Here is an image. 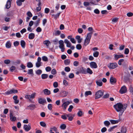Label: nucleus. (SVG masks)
<instances>
[{"label": "nucleus", "mask_w": 133, "mask_h": 133, "mask_svg": "<svg viewBox=\"0 0 133 133\" xmlns=\"http://www.w3.org/2000/svg\"><path fill=\"white\" fill-rule=\"evenodd\" d=\"M57 73L56 70L55 69H53L51 71V73L53 75H55Z\"/></svg>", "instance_id": "4d7b16f0"}, {"label": "nucleus", "mask_w": 133, "mask_h": 133, "mask_svg": "<svg viewBox=\"0 0 133 133\" xmlns=\"http://www.w3.org/2000/svg\"><path fill=\"white\" fill-rule=\"evenodd\" d=\"M64 42L66 44V46L67 47H71V43L67 39H65L64 41Z\"/></svg>", "instance_id": "2eb2a0df"}, {"label": "nucleus", "mask_w": 133, "mask_h": 133, "mask_svg": "<svg viewBox=\"0 0 133 133\" xmlns=\"http://www.w3.org/2000/svg\"><path fill=\"white\" fill-rule=\"evenodd\" d=\"M43 43L44 44H45L46 46H48L49 44L50 43V42L48 40H46L43 42Z\"/></svg>", "instance_id": "c9c22d12"}, {"label": "nucleus", "mask_w": 133, "mask_h": 133, "mask_svg": "<svg viewBox=\"0 0 133 133\" xmlns=\"http://www.w3.org/2000/svg\"><path fill=\"white\" fill-rule=\"evenodd\" d=\"M81 37L77 35L76 36V39L77 40L78 42L81 43L82 40V39L80 38Z\"/></svg>", "instance_id": "5701e85b"}, {"label": "nucleus", "mask_w": 133, "mask_h": 133, "mask_svg": "<svg viewBox=\"0 0 133 133\" xmlns=\"http://www.w3.org/2000/svg\"><path fill=\"white\" fill-rule=\"evenodd\" d=\"M65 70L67 72H69L70 70V69L69 66H67L65 68Z\"/></svg>", "instance_id": "8fccbe9b"}, {"label": "nucleus", "mask_w": 133, "mask_h": 133, "mask_svg": "<svg viewBox=\"0 0 133 133\" xmlns=\"http://www.w3.org/2000/svg\"><path fill=\"white\" fill-rule=\"evenodd\" d=\"M61 31L59 30L56 31L54 33V35L55 36L59 35L61 34Z\"/></svg>", "instance_id": "2f4dec72"}, {"label": "nucleus", "mask_w": 133, "mask_h": 133, "mask_svg": "<svg viewBox=\"0 0 133 133\" xmlns=\"http://www.w3.org/2000/svg\"><path fill=\"white\" fill-rule=\"evenodd\" d=\"M70 102L69 101L64 102L62 105V107L63 108V110H65L67 108V106L70 104Z\"/></svg>", "instance_id": "0eeeda50"}, {"label": "nucleus", "mask_w": 133, "mask_h": 133, "mask_svg": "<svg viewBox=\"0 0 133 133\" xmlns=\"http://www.w3.org/2000/svg\"><path fill=\"white\" fill-rule=\"evenodd\" d=\"M42 59L44 61H48V58L47 57L44 56L42 57Z\"/></svg>", "instance_id": "c03bdc74"}, {"label": "nucleus", "mask_w": 133, "mask_h": 133, "mask_svg": "<svg viewBox=\"0 0 133 133\" xmlns=\"http://www.w3.org/2000/svg\"><path fill=\"white\" fill-rule=\"evenodd\" d=\"M48 108L49 110H51L52 109V104H49L48 106Z\"/></svg>", "instance_id": "37998d69"}, {"label": "nucleus", "mask_w": 133, "mask_h": 133, "mask_svg": "<svg viewBox=\"0 0 133 133\" xmlns=\"http://www.w3.org/2000/svg\"><path fill=\"white\" fill-rule=\"evenodd\" d=\"M64 63L65 65H68L70 63V60L69 59H66L64 61Z\"/></svg>", "instance_id": "c85d7f7f"}, {"label": "nucleus", "mask_w": 133, "mask_h": 133, "mask_svg": "<svg viewBox=\"0 0 133 133\" xmlns=\"http://www.w3.org/2000/svg\"><path fill=\"white\" fill-rule=\"evenodd\" d=\"M41 5L38 6V7H36V11L37 12H38L40 11L41 9Z\"/></svg>", "instance_id": "09e8293b"}, {"label": "nucleus", "mask_w": 133, "mask_h": 133, "mask_svg": "<svg viewBox=\"0 0 133 133\" xmlns=\"http://www.w3.org/2000/svg\"><path fill=\"white\" fill-rule=\"evenodd\" d=\"M41 62H37L36 63V66L37 68L39 67L41 65Z\"/></svg>", "instance_id": "de8ad7c7"}, {"label": "nucleus", "mask_w": 133, "mask_h": 133, "mask_svg": "<svg viewBox=\"0 0 133 133\" xmlns=\"http://www.w3.org/2000/svg\"><path fill=\"white\" fill-rule=\"evenodd\" d=\"M45 70L47 72H49L51 70V68L49 66H47L45 68Z\"/></svg>", "instance_id": "052dcab7"}, {"label": "nucleus", "mask_w": 133, "mask_h": 133, "mask_svg": "<svg viewBox=\"0 0 133 133\" xmlns=\"http://www.w3.org/2000/svg\"><path fill=\"white\" fill-rule=\"evenodd\" d=\"M27 109L33 110L36 108V105L35 104H31L27 107Z\"/></svg>", "instance_id": "9d476101"}, {"label": "nucleus", "mask_w": 133, "mask_h": 133, "mask_svg": "<svg viewBox=\"0 0 133 133\" xmlns=\"http://www.w3.org/2000/svg\"><path fill=\"white\" fill-rule=\"evenodd\" d=\"M62 96L63 97H64L67 96L68 94V91H62L61 92Z\"/></svg>", "instance_id": "a211bd4d"}, {"label": "nucleus", "mask_w": 133, "mask_h": 133, "mask_svg": "<svg viewBox=\"0 0 133 133\" xmlns=\"http://www.w3.org/2000/svg\"><path fill=\"white\" fill-rule=\"evenodd\" d=\"M124 57L123 54L120 55H115L114 56L115 59L116 60H117L119 58H124Z\"/></svg>", "instance_id": "ddd939ff"}, {"label": "nucleus", "mask_w": 133, "mask_h": 133, "mask_svg": "<svg viewBox=\"0 0 133 133\" xmlns=\"http://www.w3.org/2000/svg\"><path fill=\"white\" fill-rule=\"evenodd\" d=\"M129 52V50L128 48H126L124 51V54L125 55L128 54Z\"/></svg>", "instance_id": "603ef678"}, {"label": "nucleus", "mask_w": 133, "mask_h": 133, "mask_svg": "<svg viewBox=\"0 0 133 133\" xmlns=\"http://www.w3.org/2000/svg\"><path fill=\"white\" fill-rule=\"evenodd\" d=\"M33 65L31 62H28L27 64V66L28 68H31L33 67Z\"/></svg>", "instance_id": "f704fd0d"}, {"label": "nucleus", "mask_w": 133, "mask_h": 133, "mask_svg": "<svg viewBox=\"0 0 133 133\" xmlns=\"http://www.w3.org/2000/svg\"><path fill=\"white\" fill-rule=\"evenodd\" d=\"M78 115L79 117H81L82 115V111H79L77 113V114Z\"/></svg>", "instance_id": "bf43d9fd"}, {"label": "nucleus", "mask_w": 133, "mask_h": 133, "mask_svg": "<svg viewBox=\"0 0 133 133\" xmlns=\"http://www.w3.org/2000/svg\"><path fill=\"white\" fill-rule=\"evenodd\" d=\"M61 12H59L57 13L55 15H54V18L55 19H56L57 18H58L59 17V16L61 14Z\"/></svg>", "instance_id": "4c0bfd02"}, {"label": "nucleus", "mask_w": 133, "mask_h": 133, "mask_svg": "<svg viewBox=\"0 0 133 133\" xmlns=\"http://www.w3.org/2000/svg\"><path fill=\"white\" fill-rule=\"evenodd\" d=\"M42 71L40 69L36 71V73L38 75H40L42 73Z\"/></svg>", "instance_id": "79ce46f5"}, {"label": "nucleus", "mask_w": 133, "mask_h": 133, "mask_svg": "<svg viewBox=\"0 0 133 133\" xmlns=\"http://www.w3.org/2000/svg\"><path fill=\"white\" fill-rule=\"evenodd\" d=\"M35 37V34L33 33H31L29 35V38L30 39H33Z\"/></svg>", "instance_id": "aec40b11"}, {"label": "nucleus", "mask_w": 133, "mask_h": 133, "mask_svg": "<svg viewBox=\"0 0 133 133\" xmlns=\"http://www.w3.org/2000/svg\"><path fill=\"white\" fill-rule=\"evenodd\" d=\"M12 94L13 93H16L18 92V90H17L12 89L11 90Z\"/></svg>", "instance_id": "338daca9"}, {"label": "nucleus", "mask_w": 133, "mask_h": 133, "mask_svg": "<svg viewBox=\"0 0 133 133\" xmlns=\"http://www.w3.org/2000/svg\"><path fill=\"white\" fill-rule=\"evenodd\" d=\"M38 102L39 104L43 105L46 102V101L44 98H40L38 99Z\"/></svg>", "instance_id": "423d86ee"}, {"label": "nucleus", "mask_w": 133, "mask_h": 133, "mask_svg": "<svg viewBox=\"0 0 133 133\" xmlns=\"http://www.w3.org/2000/svg\"><path fill=\"white\" fill-rule=\"evenodd\" d=\"M90 40L88 39H86H86L84 41V45H85V46L87 45L89 43Z\"/></svg>", "instance_id": "c756f323"}, {"label": "nucleus", "mask_w": 133, "mask_h": 133, "mask_svg": "<svg viewBox=\"0 0 133 133\" xmlns=\"http://www.w3.org/2000/svg\"><path fill=\"white\" fill-rule=\"evenodd\" d=\"M5 46L7 48H9L11 46V43L10 41H8L6 43Z\"/></svg>", "instance_id": "412c9836"}, {"label": "nucleus", "mask_w": 133, "mask_h": 133, "mask_svg": "<svg viewBox=\"0 0 133 133\" xmlns=\"http://www.w3.org/2000/svg\"><path fill=\"white\" fill-rule=\"evenodd\" d=\"M110 81L111 84H113L116 82V79L113 77H111L110 79Z\"/></svg>", "instance_id": "4468645a"}, {"label": "nucleus", "mask_w": 133, "mask_h": 133, "mask_svg": "<svg viewBox=\"0 0 133 133\" xmlns=\"http://www.w3.org/2000/svg\"><path fill=\"white\" fill-rule=\"evenodd\" d=\"M10 117L11 120L12 121H15L16 119V118L15 116H13L12 113H11L10 114Z\"/></svg>", "instance_id": "4be33fe9"}, {"label": "nucleus", "mask_w": 133, "mask_h": 133, "mask_svg": "<svg viewBox=\"0 0 133 133\" xmlns=\"http://www.w3.org/2000/svg\"><path fill=\"white\" fill-rule=\"evenodd\" d=\"M99 52L96 51L93 53V56L95 57H98L99 55Z\"/></svg>", "instance_id": "72a5a7b5"}, {"label": "nucleus", "mask_w": 133, "mask_h": 133, "mask_svg": "<svg viewBox=\"0 0 133 133\" xmlns=\"http://www.w3.org/2000/svg\"><path fill=\"white\" fill-rule=\"evenodd\" d=\"M127 89L125 86L124 85L122 87L119 91L120 93L122 94L126 93L127 92Z\"/></svg>", "instance_id": "20e7f679"}, {"label": "nucleus", "mask_w": 133, "mask_h": 133, "mask_svg": "<svg viewBox=\"0 0 133 133\" xmlns=\"http://www.w3.org/2000/svg\"><path fill=\"white\" fill-rule=\"evenodd\" d=\"M26 29L25 28H24L20 31V32L22 34H23L24 33L26 32Z\"/></svg>", "instance_id": "774afa93"}, {"label": "nucleus", "mask_w": 133, "mask_h": 133, "mask_svg": "<svg viewBox=\"0 0 133 133\" xmlns=\"http://www.w3.org/2000/svg\"><path fill=\"white\" fill-rule=\"evenodd\" d=\"M48 76L47 74H43L41 75V78L43 79H45L47 78Z\"/></svg>", "instance_id": "393cba45"}, {"label": "nucleus", "mask_w": 133, "mask_h": 133, "mask_svg": "<svg viewBox=\"0 0 133 133\" xmlns=\"http://www.w3.org/2000/svg\"><path fill=\"white\" fill-rule=\"evenodd\" d=\"M40 22V19L39 18L38 20H37L35 22L34 24L36 27H37L39 25V23Z\"/></svg>", "instance_id": "473e14b6"}, {"label": "nucleus", "mask_w": 133, "mask_h": 133, "mask_svg": "<svg viewBox=\"0 0 133 133\" xmlns=\"http://www.w3.org/2000/svg\"><path fill=\"white\" fill-rule=\"evenodd\" d=\"M59 47L62 46H64V42L63 40H61L59 41Z\"/></svg>", "instance_id": "7c9ffc66"}, {"label": "nucleus", "mask_w": 133, "mask_h": 133, "mask_svg": "<svg viewBox=\"0 0 133 133\" xmlns=\"http://www.w3.org/2000/svg\"><path fill=\"white\" fill-rule=\"evenodd\" d=\"M43 92L45 95H48L51 94L50 91L47 89H45L43 90Z\"/></svg>", "instance_id": "f3484780"}, {"label": "nucleus", "mask_w": 133, "mask_h": 133, "mask_svg": "<svg viewBox=\"0 0 133 133\" xmlns=\"http://www.w3.org/2000/svg\"><path fill=\"white\" fill-rule=\"evenodd\" d=\"M66 116L67 117H68V119L70 121H71L74 116L70 114H66Z\"/></svg>", "instance_id": "9b49d317"}, {"label": "nucleus", "mask_w": 133, "mask_h": 133, "mask_svg": "<svg viewBox=\"0 0 133 133\" xmlns=\"http://www.w3.org/2000/svg\"><path fill=\"white\" fill-rule=\"evenodd\" d=\"M74 65L75 66H77L79 65V62L78 61H75L74 62Z\"/></svg>", "instance_id": "e2e57ef3"}, {"label": "nucleus", "mask_w": 133, "mask_h": 133, "mask_svg": "<svg viewBox=\"0 0 133 133\" xmlns=\"http://www.w3.org/2000/svg\"><path fill=\"white\" fill-rule=\"evenodd\" d=\"M126 131V129L125 128H122L121 129V133H125Z\"/></svg>", "instance_id": "58836bf2"}, {"label": "nucleus", "mask_w": 133, "mask_h": 133, "mask_svg": "<svg viewBox=\"0 0 133 133\" xmlns=\"http://www.w3.org/2000/svg\"><path fill=\"white\" fill-rule=\"evenodd\" d=\"M92 71L89 68H88L87 69H86V74L88 73L91 75L92 74Z\"/></svg>", "instance_id": "cd10ccee"}, {"label": "nucleus", "mask_w": 133, "mask_h": 133, "mask_svg": "<svg viewBox=\"0 0 133 133\" xmlns=\"http://www.w3.org/2000/svg\"><path fill=\"white\" fill-rule=\"evenodd\" d=\"M28 74L32 75L33 74V70L32 69H29L28 70Z\"/></svg>", "instance_id": "a19ab883"}, {"label": "nucleus", "mask_w": 133, "mask_h": 133, "mask_svg": "<svg viewBox=\"0 0 133 133\" xmlns=\"http://www.w3.org/2000/svg\"><path fill=\"white\" fill-rule=\"evenodd\" d=\"M16 67L14 66H12L10 68V71L12 72L15 69Z\"/></svg>", "instance_id": "ea45409f"}, {"label": "nucleus", "mask_w": 133, "mask_h": 133, "mask_svg": "<svg viewBox=\"0 0 133 133\" xmlns=\"http://www.w3.org/2000/svg\"><path fill=\"white\" fill-rule=\"evenodd\" d=\"M73 108V107L72 105H70L69 107V108L68 109V111L69 112H71L72 111V109Z\"/></svg>", "instance_id": "864d4df0"}, {"label": "nucleus", "mask_w": 133, "mask_h": 133, "mask_svg": "<svg viewBox=\"0 0 133 133\" xmlns=\"http://www.w3.org/2000/svg\"><path fill=\"white\" fill-rule=\"evenodd\" d=\"M19 44V42L18 41L15 42L14 43V45L15 46H17Z\"/></svg>", "instance_id": "3c124183"}, {"label": "nucleus", "mask_w": 133, "mask_h": 133, "mask_svg": "<svg viewBox=\"0 0 133 133\" xmlns=\"http://www.w3.org/2000/svg\"><path fill=\"white\" fill-rule=\"evenodd\" d=\"M103 95V92L99 90L96 92L95 94V99H98L101 97Z\"/></svg>", "instance_id": "7ed1b4c3"}, {"label": "nucleus", "mask_w": 133, "mask_h": 133, "mask_svg": "<svg viewBox=\"0 0 133 133\" xmlns=\"http://www.w3.org/2000/svg\"><path fill=\"white\" fill-rule=\"evenodd\" d=\"M82 48V46L80 44H77L76 45V48L78 50H81V49Z\"/></svg>", "instance_id": "e433bc0d"}, {"label": "nucleus", "mask_w": 133, "mask_h": 133, "mask_svg": "<svg viewBox=\"0 0 133 133\" xmlns=\"http://www.w3.org/2000/svg\"><path fill=\"white\" fill-rule=\"evenodd\" d=\"M118 66L117 64L116 63H111L110 65L108 66V68L110 69H114L117 67Z\"/></svg>", "instance_id": "39448f33"}, {"label": "nucleus", "mask_w": 133, "mask_h": 133, "mask_svg": "<svg viewBox=\"0 0 133 133\" xmlns=\"http://www.w3.org/2000/svg\"><path fill=\"white\" fill-rule=\"evenodd\" d=\"M53 86L55 88H57L58 86V83L57 82H55L53 84Z\"/></svg>", "instance_id": "5fc2aeb1"}, {"label": "nucleus", "mask_w": 133, "mask_h": 133, "mask_svg": "<svg viewBox=\"0 0 133 133\" xmlns=\"http://www.w3.org/2000/svg\"><path fill=\"white\" fill-rule=\"evenodd\" d=\"M92 34V32L88 33V34L86 38V39H89L90 40Z\"/></svg>", "instance_id": "a878e982"}, {"label": "nucleus", "mask_w": 133, "mask_h": 133, "mask_svg": "<svg viewBox=\"0 0 133 133\" xmlns=\"http://www.w3.org/2000/svg\"><path fill=\"white\" fill-rule=\"evenodd\" d=\"M42 30L41 28L39 27L37 28L36 29V31L38 32H41L42 31Z\"/></svg>", "instance_id": "13d9d810"}, {"label": "nucleus", "mask_w": 133, "mask_h": 133, "mask_svg": "<svg viewBox=\"0 0 133 133\" xmlns=\"http://www.w3.org/2000/svg\"><path fill=\"white\" fill-rule=\"evenodd\" d=\"M74 77V75L73 73H71L69 76V78H72Z\"/></svg>", "instance_id": "69168bd1"}, {"label": "nucleus", "mask_w": 133, "mask_h": 133, "mask_svg": "<svg viewBox=\"0 0 133 133\" xmlns=\"http://www.w3.org/2000/svg\"><path fill=\"white\" fill-rule=\"evenodd\" d=\"M23 128L26 131H28L31 129L30 125H24Z\"/></svg>", "instance_id": "6ab92c4d"}, {"label": "nucleus", "mask_w": 133, "mask_h": 133, "mask_svg": "<svg viewBox=\"0 0 133 133\" xmlns=\"http://www.w3.org/2000/svg\"><path fill=\"white\" fill-rule=\"evenodd\" d=\"M121 120L119 119L116 120H109L111 122L112 124H117Z\"/></svg>", "instance_id": "dca6fc26"}, {"label": "nucleus", "mask_w": 133, "mask_h": 133, "mask_svg": "<svg viewBox=\"0 0 133 133\" xmlns=\"http://www.w3.org/2000/svg\"><path fill=\"white\" fill-rule=\"evenodd\" d=\"M35 95L36 93H33L31 95H27L25 96V98L26 99H28L31 102L33 103L34 102L32 101V99L35 98Z\"/></svg>", "instance_id": "f03ea898"}, {"label": "nucleus", "mask_w": 133, "mask_h": 133, "mask_svg": "<svg viewBox=\"0 0 133 133\" xmlns=\"http://www.w3.org/2000/svg\"><path fill=\"white\" fill-rule=\"evenodd\" d=\"M27 15L30 17H31L32 16V15L31 12L29 11L26 14Z\"/></svg>", "instance_id": "a18cd8bd"}, {"label": "nucleus", "mask_w": 133, "mask_h": 133, "mask_svg": "<svg viewBox=\"0 0 133 133\" xmlns=\"http://www.w3.org/2000/svg\"><path fill=\"white\" fill-rule=\"evenodd\" d=\"M17 5L18 6H21L22 4V2L19 0H17L16 2Z\"/></svg>", "instance_id": "49530a36"}, {"label": "nucleus", "mask_w": 133, "mask_h": 133, "mask_svg": "<svg viewBox=\"0 0 133 133\" xmlns=\"http://www.w3.org/2000/svg\"><path fill=\"white\" fill-rule=\"evenodd\" d=\"M10 61L8 59H6L4 61V63L5 64H8L10 63Z\"/></svg>", "instance_id": "680f3d73"}, {"label": "nucleus", "mask_w": 133, "mask_h": 133, "mask_svg": "<svg viewBox=\"0 0 133 133\" xmlns=\"http://www.w3.org/2000/svg\"><path fill=\"white\" fill-rule=\"evenodd\" d=\"M97 84L99 86H101L102 85V82H99L97 81H96Z\"/></svg>", "instance_id": "6e6d98bb"}, {"label": "nucleus", "mask_w": 133, "mask_h": 133, "mask_svg": "<svg viewBox=\"0 0 133 133\" xmlns=\"http://www.w3.org/2000/svg\"><path fill=\"white\" fill-rule=\"evenodd\" d=\"M90 66L92 68H97V66L96 63L95 62H91L90 63Z\"/></svg>", "instance_id": "6e6552de"}, {"label": "nucleus", "mask_w": 133, "mask_h": 133, "mask_svg": "<svg viewBox=\"0 0 133 133\" xmlns=\"http://www.w3.org/2000/svg\"><path fill=\"white\" fill-rule=\"evenodd\" d=\"M80 73L82 74H86V69L82 67L79 70Z\"/></svg>", "instance_id": "1a4fd4ad"}, {"label": "nucleus", "mask_w": 133, "mask_h": 133, "mask_svg": "<svg viewBox=\"0 0 133 133\" xmlns=\"http://www.w3.org/2000/svg\"><path fill=\"white\" fill-rule=\"evenodd\" d=\"M92 94L91 92V91H86L85 94V97H87L89 95H91Z\"/></svg>", "instance_id": "bb28decb"}, {"label": "nucleus", "mask_w": 133, "mask_h": 133, "mask_svg": "<svg viewBox=\"0 0 133 133\" xmlns=\"http://www.w3.org/2000/svg\"><path fill=\"white\" fill-rule=\"evenodd\" d=\"M25 42L23 40H21V45L22 47L24 48L25 47Z\"/></svg>", "instance_id": "b1692460"}, {"label": "nucleus", "mask_w": 133, "mask_h": 133, "mask_svg": "<svg viewBox=\"0 0 133 133\" xmlns=\"http://www.w3.org/2000/svg\"><path fill=\"white\" fill-rule=\"evenodd\" d=\"M11 0H8L6 5V8L7 9L9 8L11 6Z\"/></svg>", "instance_id": "f8f14e48"}, {"label": "nucleus", "mask_w": 133, "mask_h": 133, "mask_svg": "<svg viewBox=\"0 0 133 133\" xmlns=\"http://www.w3.org/2000/svg\"><path fill=\"white\" fill-rule=\"evenodd\" d=\"M127 105L126 103L122 104L119 102L114 105L113 107L117 111L119 112L122 115L127 108Z\"/></svg>", "instance_id": "f257e3e1"}, {"label": "nucleus", "mask_w": 133, "mask_h": 133, "mask_svg": "<svg viewBox=\"0 0 133 133\" xmlns=\"http://www.w3.org/2000/svg\"><path fill=\"white\" fill-rule=\"evenodd\" d=\"M5 94L7 95H9L10 94H12V91L11 90H8L6 92H5Z\"/></svg>", "instance_id": "0e129e2a"}]
</instances>
